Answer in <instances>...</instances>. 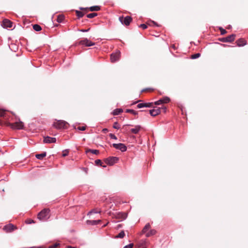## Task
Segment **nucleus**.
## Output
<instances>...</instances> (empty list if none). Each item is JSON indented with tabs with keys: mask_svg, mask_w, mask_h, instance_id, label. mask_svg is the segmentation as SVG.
Segmentation results:
<instances>
[{
	"mask_svg": "<svg viewBox=\"0 0 248 248\" xmlns=\"http://www.w3.org/2000/svg\"><path fill=\"white\" fill-rule=\"evenodd\" d=\"M112 146L116 149L120 150L123 152L126 151L127 150L126 146L123 143H113Z\"/></svg>",
	"mask_w": 248,
	"mask_h": 248,
	"instance_id": "nucleus-7",
	"label": "nucleus"
},
{
	"mask_svg": "<svg viewBox=\"0 0 248 248\" xmlns=\"http://www.w3.org/2000/svg\"><path fill=\"white\" fill-rule=\"evenodd\" d=\"M136 248H146V243L145 240H140L136 245Z\"/></svg>",
	"mask_w": 248,
	"mask_h": 248,
	"instance_id": "nucleus-15",
	"label": "nucleus"
},
{
	"mask_svg": "<svg viewBox=\"0 0 248 248\" xmlns=\"http://www.w3.org/2000/svg\"><path fill=\"white\" fill-rule=\"evenodd\" d=\"M77 129L79 130H81V131H84L86 129V127L85 126H78Z\"/></svg>",
	"mask_w": 248,
	"mask_h": 248,
	"instance_id": "nucleus-40",
	"label": "nucleus"
},
{
	"mask_svg": "<svg viewBox=\"0 0 248 248\" xmlns=\"http://www.w3.org/2000/svg\"><path fill=\"white\" fill-rule=\"evenodd\" d=\"M97 14L96 13H93L87 15V17L89 18H92L97 16Z\"/></svg>",
	"mask_w": 248,
	"mask_h": 248,
	"instance_id": "nucleus-30",
	"label": "nucleus"
},
{
	"mask_svg": "<svg viewBox=\"0 0 248 248\" xmlns=\"http://www.w3.org/2000/svg\"><path fill=\"white\" fill-rule=\"evenodd\" d=\"M150 228V225L149 223H147V224H146V225L144 226V227L143 228V230H142V232L143 233H145Z\"/></svg>",
	"mask_w": 248,
	"mask_h": 248,
	"instance_id": "nucleus-27",
	"label": "nucleus"
},
{
	"mask_svg": "<svg viewBox=\"0 0 248 248\" xmlns=\"http://www.w3.org/2000/svg\"><path fill=\"white\" fill-rule=\"evenodd\" d=\"M67 123L64 121L59 120L54 124V126L57 129L64 128L67 125Z\"/></svg>",
	"mask_w": 248,
	"mask_h": 248,
	"instance_id": "nucleus-6",
	"label": "nucleus"
},
{
	"mask_svg": "<svg viewBox=\"0 0 248 248\" xmlns=\"http://www.w3.org/2000/svg\"><path fill=\"white\" fill-rule=\"evenodd\" d=\"M120 51H117L115 53H113L110 55L111 62H112L118 61L120 57Z\"/></svg>",
	"mask_w": 248,
	"mask_h": 248,
	"instance_id": "nucleus-8",
	"label": "nucleus"
},
{
	"mask_svg": "<svg viewBox=\"0 0 248 248\" xmlns=\"http://www.w3.org/2000/svg\"><path fill=\"white\" fill-rule=\"evenodd\" d=\"M156 233V231L155 230H152L146 233V237H149L150 236L153 235L155 234Z\"/></svg>",
	"mask_w": 248,
	"mask_h": 248,
	"instance_id": "nucleus-25",
	"label": "nucleus"
},
{
	"mask_svg": "<svg viewBox=\"0 0 248 248\" xmlns=\"http://www.w3.org/2000/svg\"><path fill=\"white\" fill-rule=\"evenodd\" d=\"M66 248H76L73 247H71V246H68Z\"/></svg>",
	"mask_w": 248,
	"mask_h": 248,
	"instance_id": "nucleus-49",
	"label": "nucleus"
},
{
	"mask_svg": "<svg viewBox=\"0 0 248 248\" xmlns=\"http://www.w3.org/2000/svg\"><path fill=\"white\" fill-rule=\"evenodd\" d=\"M145 106L144 107L146 108H150L152 106V103H144Z\"/></svg>",
	"mask_w": 248,
	"mask_h": 248,
	"instance_id": "nucleus-39",
	"label": "nucleus"
},
{
	"mask_svg": "<svg viewBox=\"0 0 248 248\" xmlns=\"http://www.w3.org/2000/svg\"><path fill=\"white\" fill-rule=\"evenodd\" d=\"M49 213V209H44L38 214L37 218L41 221H46L50 217Z\"/></svg>",
	"mask_w": 248,
	"mask_h": 248,
	"instance_id": "nucleus-1",
	"label": "nucleus"
},
{
	"mask_svg": "<svg viewBox=\"0 0 248 248\" xmlns=\"http://www.w3.org/2000/svg\"><path fill=\"white\" fill-rule=\"evenodd\" d=\"M89 30V29H87V30H84V29H82V30H80L79 31H81V32H87Z\"/></svg>",
	"mask_w": 248,
	"mask_h": 248,
	"instance_id": "nucleus-46",
	"label": "nucleus"
},
{
	"mask_svg": "<svg viewBox=\"0 0 248 248\" xmlns=\"http://www.w3.org/2000/svg\"><path fill=\"white\" fill-rule=\"evenodd\" d=\"M141 126L140 125H137L135 126L134 128H131L130 131L131 132L133 133V134H137L139 133V132L140 131V130L141 129Z\"/></svg>",
	"mask_w": 248,
	"mask_h": 248,
	"instance_id": "nucleus-18",
	"label": "nucleus"
},
{
	"mask_svg": "<svg viewBox=\"0 0 248 248\" xmlns=\"http://www.w3.org/2000/svg\"><path fill=\"white\" fill-rule=\"evenodd\" d=\"M106 130H107L106 129H104V130H105V131H106Z\"/></svg>",
	"mask_w": 248,
	"mask_h": 248,
	"instance_id": "nucleus-52",
	"label": "nucleus"
},
{
	"mask_svg": "<svg viewBox=\"0 0 248 248\" xmlns=\"http://www.w3.org/2000/svg\"><path fill=\"white\" fill-rule=\"evenodd\" d=\"M123 112V109L122 108H116L113 110V114L114 115H117L120 114Z\"/></svg>",
	"mask_w": 248,
	"mask_h": 248,
	"instance_id": "nucleus-21",
	"label": "nucleus"
},
{
	"mask_svg": "<svg viewBox=\"0 0 248 248\" xmlns=\"http://www.w3.org/2000/svg\"><path fill=\"white\" fill-rule=\"evenodd\" d=\"M44 142L46 143H55L56 142V139L47 136L44 138Z\"/></svg>",
	"mask_w": 248,
	"mask_h": 248,
	"instance_id": "nucleus-13",
	"label": "nucleus"
},
{
	"mask_svg": "<svg viewBox=\"0 0 248 248\" xmlns=\"http://www.w3.org/2000/svg\"><path fill=\"white\" fill-rule=\"evenodd\" d=\"M163 110L164 112H166V108L165 107H163L161 108H155L153 109L150 110V114L152 116H155L160 114L161 112V110Z\"/></svg>",
	"mask_w": 248,
	"mask_h": 248,
	"instance_id": "nucleus-2",
	"label": "nucleus"
},
{
	"mask_svg": "<svg viewBox=\"0 0 248 248\" xmlns=\"http://www.w3.org/2000/svg\"><path fill=\"white\" fill-rule=\"evenodd\" d=\"M219 30L220 31L221 34L222 35L225 34L227 32L226 31L222 28H220Z\"/></svg>",
	"mask_w": 248,
	"mask_h": 248,
	"instance_id": "nucleus-38",
	"label": "nucleus"
},
{
	"mask_svg": "<svg viewBox=\"0 0 248 248\" xmlns=\"http://www.w3.org/2000/svg\"><path fill=\"white\" fill-rule=\"evenodd\" d=\"M113 127L115 129H119L120 128V125L117 122H115L113 125Z\"/></svg>",
	"mask_w": 248,
	"mask_h": 248,
	"instance_id": "nucleus-34",
	"label": "nucleus"
},
{
	"mask_svg": "<svg viewBox=\"0 0 248 248\" xmlns=\"http://www.w3.org/2000/svg\"><path fill=\"white\" fill-rule=\"evenodd\" d=\"M95 163L96 165H99V166H102V167H103L104 168L106 167V166L102 165V162L101 160H100V159L96 160L95 161Z\"/></svg>",
	"mask_w": 248,
	"mask_h": 248,
	"instance_id": "nucleus-29",
	"label": "nucleus"
},
{
	"mask_svg": "<svg viewBox=\"0 0 248 248\" xmlns=\"http://www.w3.org/2000/svg\"><path fill=\"white\" fill-rule=\"evenodd\" d=\"M68 153H69L68 150H65L63 151V152H62V156H66L68 155Z\"/></svg>",
	"mask_w": 248,
	"mask_h": 248,
	"instance_id": "nucleus-35",
	"label": "nucleus"
},
{
	"mask_svg": "<svg viewBox=\"0 0 248 248\" xmlns=\"http://www.w3.org/2000/svg\"><path fill=\"white\" fill-rule=\"evenodd\" d=\"M33 29L36 31H40L42 30L41 26L38 24H34L33 25Z\"/></svg>",
	"mask_w": 248,
	"mask_h": 248,
	"instance_id": "nucleus-23",
	"label": "nucleus"
},
{
	"mask_svg": "<svg viewBox=\"0 0 248 248\" xmlns=\"http://www.w3.org/2000/svg\"><path fill=\"white\" fill-rule=\"evenodd\" d=\"M76 15L78 18H81L84 16V14L79 11H76Z\"/></svg>",
	"mask_w": 248,
	"mask_h": 248,
	"instance_id": "nucleus-32",
	"label": "nucleus"
},
{
	"mask_svg": "<svg viewBox=\"0 0 248 248\" xmlns=\"http://www.w3.org/2000/svg\"><path fill=\"white\" fill-rule=\"evenodd\" d=\"M87 168H84L83 170L87 173Z\"/></svg>",
	"mask_w": 248,
	"mask_h": 248,
	"instance_id": "nucleus-47",
	"label": "nucleus"
},
{
	"mask_svg": "<svg viewBox=\"0 0 248 248\" xmlns=\"http://www.w3.org/2000/svg\"><path fill=\"white\" fill-rule=\"evenodd\" d=\"M140 27L142 28L143 29H146L147 28V25L145 24H140Z\"/></svg>",
	"mask_w": 248,
	"mask_h": 248,
	"instance_id": "nucleus-44",
	"label": "nucleus"
},
{
	"mask_svg": "<svg viewBox=\"0 0 248 248\" xmlns=\"http://www.w3.org/2000/svg\"><path fill=\"white\" fill-rule=\"evenodd\" d=\"M16 227L12 224H9L8 225H5L3 229L6 232H11L13 231H14L15 229H16Z\"/></svg>",
	"mask_w": 248,
	"mask_h": 248,
	"instance_id": "nucleus-14",
	"label": "nucleus"
},
{
	"mask_svg": "<svg viewBox=\"0 0 248 248\" xmlns=\"http://www.w3.org/2000/svg\"><path fill=\"white\" fill-rule=\"evenodd\" d=\"M127 215L126 213L119 212L117 214L116 217L120 219H124L126 218Z\"/></svg>",
	"mask_w": 248,
	"mask_h": 248,
	"instance_id": "nucleus-16",
	"label": "nucleus"
},
{
	"mask_svg": "<svg viewBox=\"0 0 248 248\" xmlns=\"http://www.w3.org/2000/svg\"><path fill=\"white\" fill-rule=\"evenodd\" d=\"M78 45L85 46H94L95 43L92 42L87 38H84L78 42Z\"/></svg>",
	"mask_w": 248,
	"mask_h": 248,
	"instance_id": "nucleus-5",
	"label": "nucleus"
},
{
	"mask_svg": "<svg viewBox=\"0 0 248 248\" xmlns=\"http://www.w3.org/2000/svg\"><path fill=\"white\" fill-rule=\"evenodd\" d=\"M124 235H125L124 232V231H122L118 234L117 236H116V238H122L124 237Z\"/></svg>",
	"mask_w": 248,
	"mask_h": 248,
	"instance_id": "nucleus-31",
	"label": "nucleus"
},
{
	"mask_svg": "<svg viewBox=\"0 0 248 248\" xmlns=\"http://www.w3.org/2000/svg\"><path fill=\"white\" fill-rule=\"evenodd\" d=\"M140 100H138V101H137V102H135V103H134V104H135V103H137V102H140Z\"/></svg>",
	"mask_w": 248,
	"mask_h": 248,
	"instance_id": "nucleus-50",
	"label": "nucleus"
},
{
	"mask_svg": "<svg viewBox=\"0 0 248 248\" xmlns=\"http://www.w3.org/2000/svg\"><path fill=\"white\" fill-rule=\"evenodd\" d=\"M119 21L121 23L125 26H128L130 24L132 21V18L129 16H126L125 17L120 16L119 17Z\"/></svg>",
	"mask_w": 248,
	"mask_h": 248,
	"instance_id": "nucleus-4",
	"label": "nucleus"
},
{
	"mask_svg": "<svg viewBox=\"0 0 248 248\" xmlns=\"http://www.w3.org/2000/svg\"><path fill=\"white\" fill-rule=\"evenodd\" d=\"M126 112L132 113L134 115L138 114V112L133 109H127L126 110Z\"/></svg>",
	"mask_w": 248,
	"mask_h": 248,
	"instance_id": "nucleus-28",
	"label": "nucleus"
},
{
	"mask_svg": "<svg viewBox=\"0 0 248 248\" xmlns=\"http://www.w3.org/2000/svg\"><path fill=\"white\" fill-rule=\"evenodd\" d=\"M92 213H96V212H94L93 211H91L89 213V214H92Z\"/></svg>",
	"mask_w": 248,
	"mask_h": 248,
	"instance_id": "nucleus-48",
	"label": "nucleus"
},
{
	"mask_svg": "<svg viewBox=\"0 0 248 248\" xmlns=\"http://www.w3.org/2000/svg\"><path fill=\"white\" fill-rule=\"evenodd\" d=\"M100 9L98 6H93L90 7V10L91 11H98Z\"/></svg>",
	"mask_w": 248,
	"mask_h": 248,
	"instance_id": "nucleus-24",
	"label": "nucleus"
},
{
	"mask_svg": "<svg viewBox=\"0 0 248 248\" xmlns=\"http://www.w3.org/2000/svg\"><path fill=\"white\" fill-rule=\"evenodd\" d=\"M2 26L4 28H12L13 26V23L8 19H4L2 22Z\"/></svg>",
	"mask_w": 248,
	"mask_h": 248,
	"instance_id": "nucleus-12",
	"label": "nucleus"
},
{
	"mask_svg": "<svg viewBox=\"0 0 248 248\" xmlns=\"http://www.w3.org/2000/svg\"><path fill=\"white\" fill-rule=\"evenodd\" d=\"M46 155V152H44L42 154H36L35 155V157L38 159H40V160H41L44 157H45Z\"/></svg>",
	"mask_w": 248,
	"mask_h": 248,
	"instance_id": "nucleus-20",
	"label": "nucleus"
},
{
	"mask_svg": "<svg viewBox=\"0 0 248 248\" xmlns=\"http://www.w3.org/2000/svg\"><path fill=\"white\" fill-rule=\"evenodd\" d=\"M200 55L201 54L199 53H196L191 56V58L193 59H195L200 57Z\"/></svg>",
	"mask_w": 248,
	"mask_h": 248,
	"instance_id": "nucleus-33",
	"label": "nucleus"
},
{
	"mask_svg": "<svg viewBox=\"0 0 248 248\" xmlns=\"http://www.w3.org/2000/svg\"><path fill=\"white\" fill-rule=\"evenodd\" d=\"M236 43L238 46H243L246 44V41L243 39H239L236 41Z\"/></svg>",
	"mask_w": 248,
	"mask_h": 248,
	"instance_id": "nucleus-19",
	"label": "nucleus"
},
{
	"mask_svg": "<svg viewBox=\"0 0 248 248\" xmlns=\"http://www.w3.org/2000/svg\"><path fill=\"white\" fill-rule=\"evenodd\" d=\"M101 222V220H88L86 221V223L88 225H95L99 224Z\"/></svg>",
	"mask_w": 248,
	"mask_h": 248,
	"instance_id": "nucleus-17",
	"label": "nucleus"
},
{
	"mask_svg": "<svg viewBox=\"0 0 248 248\" xmlns=\"http://www.w3.org/2000/svg\"><path fill=\"white\" fill-rule=\"evenodd\" d=\"M5 111L3 109H0V117H3L4 116Z\"/></svg>",
	"mask_w": 248,
	"mask_h": 248,
	"instance_id": "nucleus-42",
	"label": "nucleus"
},
{
	"mask_svg": "<svg viewBox=\"0 0 248 248\" xmlns=\"http://www.w3.org/2000/svg\"><path fill=\"white\" fill-rule=\"evenodd\" d=\"M109 137L111 139H114V140H117V137L115 136V135L113 134H112V133H110L109 134Z\"/></svg>",
	"mask_w": 248,
	"mask_h": 248,
	"instance_id": "nucleus-37",
	"label": "nucleus"
},
{
	"mask_svg": "<svg viewBox=\"0 0 248 248\" xmlns=\"http://www.w3.org/2000/svg\"><path fill=\"white\" fill-rule=\"evenodd\" d=\"M64 16L62 15H60L58 16L57 18V21L59 23H61L64 20Z\"/></svg>",
	"mask_w": 248,
	"mask_h": 248,
	"instance_id": "nucleus-22",
	"label": "nucleus"
},
{
	"mask_svg": "<svg viewBox=\"0 0 248 248\" xmlns=\"http://www.w3.org/2000/svg\"><path fill=\"white\" fill-rule=\"evenodd\" d=\"M87 153L91 152L93 153V154L97 155L99 154V151L97 150H92V149H89L86 151Z\"/></svg>",
	"mask_w": 248,
	"mask_h": 248,
	"instance_id": "nucleus-26",
	"label": "nucleus"
},
{
	"mask_svg": "<svg viewBox=\"0 0 248 248\" xmlns=\"http://www.w3.org/2000/svg\"><path fill=\"white\" fill-rule=\"evenodd\" d=\"M59 245V244L56 243L52 246H49V248H56Z\"/></svg>",
	"mask_w": 248,
	"mask_h": 248,
	"instance_id": "nucleus-43",
	"label": "nucleus"
},
{
	"mask_svg": "<svg viewBox=\"0 0 248 248\" xmlns=\"http://www.w3.org/2000/svg\"><path fill=\"white\" fill-rule=\"evenodd\" d=\"M27 224H31L32 223H34V221L33 220L29 219L26 221Z\"/></svg>",
	"mask_w": 248,
	"mask_h": 248,
	"instance_id": "nucleus-45",
	"label": "nucleus"
},
{
	"mask_svg": "<svg viewBox=\"0 0 248 248\" xmlns=\"http://www.w3.org/2000/svg\"><path fill=\"white\" fill-rule=\"evenodd\" d=\"M133 247V244L131 243L128 245L124 246L123 248H132Z\"/></svg>",
	"mask_w": 248,
	"mask_h": 248,
	"instance_id": "nucleus-41",
	"label": "nucleus"
},
{
	"mask_svg": "<svg viewBox=\"0 0 248 248\" xmlns=\"http://www.w3.org/2000/svg\"><path fill=\"white\" fill-rule=\"evenodd\" d=\"M106 130H107L106 129H104V130H105V131H106Z\"/></svg>",
	"mask_w": 248,
	"mask_h": 248,
	"instance_id": "nucleus-51",
	"label": "nucleus"
},
{
	"mask_svg": "<svg viewBox=\"0 0 248 248\" xmlns=\"http://www.w3.org/2000/svg\"><path fill=\"white\" fill-rule=\"evenodd\" d=\"M145 106V104H144V103H139L137 105V107L139 108H143Z\"/></svg>",
	"mask_w": 248,
	"mask_h": 248,
	"instance_id": "nucleus-36",
	"label": "nucleus"
},
{
	"mask_svg": "<svg viewBox=\"0 0 248 248\" xmlns=\"http://www.w3.org/2000/svg\"><path fill=\"white\" fill-rule=\"evenodd\" d=\"M119 160L118 157L115 156L109 157L105 160V162L108 165L112 166L116 163Z\"/></svg>",
	"mask_w": 248,
	"mask_h": 248,
	"instance_id": "nucleus-3",
	"label": "nucleus"
},
{
	"mask_svg": "<svg viewBox=\"0 0 248 248\" xmlns=\"http://www.w3.org/2000/svg\"><path fill=\"white\" fill-rule=\"evenodd\" d=\"M170 99L168 97H164L158 101L155 102V104L156 105H160L164 103H168L170 102Z\"/></svg>",
	"mask_w": 248,
	"mask_h": 248,
	"instance_id": "nucleus-11",
	"label": "nucleus"
},
{
	"mask_svg": "<svg viewBox=\"0 0 248 248\" xmlns=\"http://www.w3.org/2000/svg\"><path fill=\"white\" fill-rule=\"evenodd\" d=\"M235 35L232 34L229 36H227L220 39V41L223 42H231L234 40Z\"/></svg>",
	"mask_w": 248,
	"mask_h": 248,
	"instance_id": "nucleus-10",
	"label": "nucleus"
},
{
	"mask_svg": "<svg viewBox=\"0 0 248 248\" xmlns=\"http://www.w3.org/2000/svg\"><path fill=\"white\" fill-rule=\"evenodd\" d=\"M11 128L13 129H21L23 128L24 124L22 122H16L10 124Z\"/></svg>",
	"mask_w": 248,
	"mask_h": 248,
	"instance_id": "nucleus-9",
	"label": "nucleus"
}]
</instances>
